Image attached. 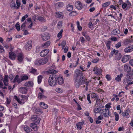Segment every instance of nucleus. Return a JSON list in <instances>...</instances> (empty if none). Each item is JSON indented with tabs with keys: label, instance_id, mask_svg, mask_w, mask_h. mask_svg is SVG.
I'll use <instances>...</instances> for the list:
<instances>
[{
	"label": "nucleus",
	"instance_id": "obj_1",
	"mask_svg": "<svg viewBox=\"0 0 133 133\" xmlns=\"http://www.w3.org/2000/svg\"><path fill=\"white\" fill-rule=\"evenodd\" d=\"M58 82L59 85L64 83L63 79L62 77L54 74L51 75L49 79L48 83L52 87L55 86Z\"/></svg>",
	"mask_w": 133,
	"mask_h": 133
},
{
	"label": "nucleus",
	"instance_id": "obj_2",
	"mask_svg": "<svg viewBox=\"0 0 133 133\" xmlns=\"http://www.w3.org/2000/svg\"><path fill=\"white\" fill-rule=\"evenodd\" d=\"M74 81L75 83V84L76 87L78 88L80 84H82V83H84L85 78L84 77L82 78L80 77L79 78H74Z\"/></svg>",
	"mask_w": 133,
	"mask_h": 133
},
{
	"label": "nucleus",
	"instance_id": "obj_3",
	"mask_svg": "<svg viewBox=\"0 0 133 133\" xmlns=\"http://www.w3.org/2000/svg\"><path fill=\"white\" fill-rule=\"evenodd\" d=\"M48 59L46 57L42 58H38L35 61L34 63L36 65H42L48 62Z\"/></svg>",
	"mask_w": 133,
	"mask_h": 133
},
{
	"label": "nucleus",
	"instance_id": "obj_4",
	"mask_svg": "<svg viewBox=\"0 0 133 133\" xmlns=\"http://www.w3.org/2000/svg\"><path fill=\"white\" fill-rule=\"evenodd\" d=\"M81 77L82 78H84L83 76V74L82 71L79 70H76L75 72L74 75V78H79Z\"/></svg>",
	"mask_w": 133,
	"mask_h": 133
},
{
	"label": "nucleus",
	"instance_id": "obj_5",
	"mask_svg": "<svg viewBox=\"0 0 133 133\" xmlns=\"http://www.w3.org/2000/svg\"><path fill=\"white\" fill-rule=\"evenodd\" d=\"M55 68V65H52L51 66V68H49L48 70L47 71V73L49 74L57 73L58 72V71L54 70Z\"/></svg>",
	"mask_w": 133,
	"mask_h": 133
},
{
	"label": "nucleus",
	"instance_id": "obj_6",
	"mask_svg": "<svg viewBox=\"0 0 133 133\" xmlns=\"http://www.w3.org/2000/svg\"><path fill=\"white\" fill-rule=\"evenodd\" d=\"M31 119L36 124H38L40 122L41 119L36 115H33L31 117Z\"/></svg>",
	"mask_w": 133,
	"mask_h": 133
},
{
	"label": "nucleus",
	"instance_id": "obj_7",
	"mask_svg": "<svg viewBox=\"0 0 133 133\" xmlns=\"http://www.w3.org/2000/svg\"><path fill=\"white\" fill-rule=\"evenodd\" d=\"M126 76L127 77L126 81H131L133 78V73L132 72L128 73L126 74Z\"/></svg>",
	"mask_w": 133,
	"mask_h": 133
},
{
	"label": "nucleus",
	"instance_id": "obj_8",
	"mask_svg": "<svg viewBox=\"0 0 133 133\" xmlns=\"http://www.w3.org/2000/svg\"><path fill=\"white\" fill-rule=\"evenodd\" d=\"M49 52V50L46 49L42 50L40 53V55L41 57H44Z\"/></svg>",
	"mask_w": 133,
	"mask_h": 133
},
{
	"label": "nucleus",
	"instance_id": "obj_9",
	"mask_svg": "<svg viewBox=\"0 0 133 133\" xmlns=\"http://www.w3.org/2000/svg\"><path fill=\"white\" fill-rule=\"evenodd\" d=\"M31 48V41H28L26 43L25 48L27 50H29Z\"/></svg>",
	"mask_w": 133,
	"mask_h": 133
},
{
	"label": "nucleus",
	"instance_id": "obj_10",
	"mask_svg": "<svg viewBox=\"0 0 133 133\" xmlns=\"http://www.w3.org/2000/svg\"><path fill=\"white\" fill-rule=\"evenodd\" d=\"M42 38L43 40L46 41L50 38L49 34L47 32L45 33L42 36Z\"/></svg>",
	"mask_w": 133,
	"mask_h": 133
},
{
	"label": "nucleus",
	"instance_id": "obj_11",
	"mask_svg": "<svg viewBox=\"0 0 133 133\" xmlns=\"http://www.w3.org/2000/svg\"><path fill=\"white\" fill-rule=\"evenodd\" d=\"M75 5L77 9L79 10H81L83 7L82 3L79 1H77L75 3Z\"/></svg>",
	"mask_w": 133,
	"mask_h": 133
},
{
	"label": "nucleus",
	"instance_id": "obj_12",
	"mask_svg": "<svg viewBox=\"0 0 133 133\" xmlns=\"http://www.w3.org/2000/svg\"><path fill=\"white\" fill-rule=\"evenodd\" d=\"M18 91L23 94H26L27 92V88L26 87H21L19 88Z\"/></svg>",
	"mask_w": 133,
	"mask_h": 133
},
{
	"label": "nucleus",
	"instance_id": "obj_13",
	"mask_svg": "<svg viewBox=\"0 0 133 133\" xmlns=\"http://www.w3.org/2000/svg\"><path fill=\"white\" fill-rule=\"evenodd\" d=\"M130 57L129 55H125L122 58V61L123 63L126 62L129 60Z\"/></svg>",
	"mask_w": 133,
	"mask_h": 133
},
{
	"label": "nucleus",
	"instance_id": "obj_14",
	"mask_svg": "<svg viewBox=\"0 0 133 133\" xmlns=\"http://www.w3.org/2000/svg\"><path fill=\"white\" fill-rule=\"evenodd\" d=\"M133 50V45L129 46L124 49V51L126 53L130 52Z\"/></svg>",
	"mask_w": 133,
	"mask_h": 133
},
{
	"label": "nucleus",
	"instance_id": "obj_15",
	"mask_svg": "<svg viewBox=\"0 0 133 133\" xmlns=\"http://www.w3.org/2000/svg\"><path fill=\"white\" fill-rule=\"evenodd\" d=\"M124 71L128 73H130L131 70V67L126 64L124 65Z\"/></svg>",
	"mask_w": 133,
	"mask_h": 133
},
{
	"label": "nucleus",
	"instance_id": "obj_16",
	"mask_svg": "<svg viewBox=\"0 0 133 133\" xmlns=\"http://www.w3.org/2000/svg\"><path fill=\"white\" fill-rule=\"evenodd\" d=\"M8 75H6L5 76L4 80L3 81V82L5 86H8V85L9 83L8 82Z\"/></svg>",
	"mask_w": 133,
	"mask_h": 133
},
{
	"label": "nucleus",
	"instance_id": "obj_17",
	"mask_svg": "<svg viewBox=\"0 0 133 133\" xmlns=\"http://www.w3.org/2000/svg\"><path fill=\"white\" fill-rule=\"evenodd\" d=\"M22 82V80L21 79V78L20 79L19 76L18 75H16L14 81L13 82L15 83V82H16L18 84Z\"/></svg>",
	"mask_w": 133,
	"mask_h": 133
},
{
	"label": "nucleus",
	"instance_id": "obj_18",
	"mask_svg": "<svg viewBox=\"0 0 133 133\" xmlns=\"http://www.w3.org/2000/svg\"><path fill=\"white\" fill-rule=\"evenodd\" d=\"M130 112V110L129 108L127 109L124 112H123L121 114L122 116L125 117L129 115Z\"/></svg>",
	"mask_w": 133,
	"mask_h": 133
},
{
	"label": "nucleus",
	"instance_id": "obj_19",
	"mask_svg": "<svg viewBox=\"0 0 133 133\" xmlns=\"http://www.w3.org/2000/svg\"><path fill=\"white\" fill-rule=\"evenodd\" d=\"M9 56L10 58L12 60H14L16 57V54L14 52H9Z\"/></svg>",
	"mask_w": 133,
	"mask_h": 133
},
{
	"label": "nucleus",
	"instance_id": "obj_20",
	"mask_svg": "<svg viewBox=\"0 0 133 133\" xmlns=\"http://www.w3.org/2000/svg\"><path fill=\"white\" fill-rule=\"evenodd\" d=\"M17 56L18 63H21L22 62L23 58L22 55L21 54H19Z\"/></svg>",
	"mask_w": 133,
	"mask_h": 133
},
{
	"label": "nucleus",
	"instance_id": "obj_21",
	"mask_svg": "<svg viewBox=\"0 0 133 133\" xmlns=\"http://www.w3.org/2000/svg\"><path fill=\"white\" fill-rule=\"evenodd\" d=\"M95 71V74H100L101 73L102 71L101 69L97 68H94L93 70Z\"/></svg>",
	"mask_w": 133,
	"mask_h": 133
},
{
	"label": "nucleus",
	"instance_id": "obj_22",
	"mask_svg": "<svg viewBox=\"0 0 133 133\" xmlns=\"http://www.w3.org/2000/svg\"><path fill=\"white\" fill-rule=\"evenodd\" d=\"M34 84L32 82L30 81L26 82L24 84L25 86L30 87H32L33 85Z\"/></svg>",
	"mask_w": 133,
	"mask_h": 133
},
{
	"label": "nucleus",
	"instance_id": "obj_23",
	"mask_svg": "<svg viewBox=\"0 0 133 133\" xmlns=\"http://www.w3.org/2000/svg\"><path fill=\"white\" fill-rule=\"evenodd\" d=\"M132 42V39H126L123 41V43L124 45H127Z\"/></svg>",
	"mask_w": 133,
	"mask_h": 133
},
{
	"label": "nucleus",
	"instance_id": "obj_24",
	"mask_svg": "<svg viewBox=\"0 0 133 133\" xmlns=\"http://www.w3.org/2000/svg\"><path fill=\"white\" fill-rule=\"evenodd\" d=\"M84 123L83 122H79L76 124V125L78 129L81 130L82 128V127L84 124Z\"/></svg>",
	"mask_w": 133,
	"mask_h": 133
},
{
	"label": "nucleus",
	"instance_id": "obj_25",
	"mask_svg": "<svg viewBox=\"0 0 133 133\" xmlns=\"http://www.w3.org/2000/svg\"><path fill=\"white\" fill-rule=\"evenodd\" d=\"M120 31L118 29H116L112 31L111 33L112 35H113L119 34L120 33Z\"/></svg>",
	"mask_w": 133,
	"mask_h": 133
},
{
	"label": "nucleus",
	"instance_id": "obj_26",
	"mask_svg": "<svg viewBox=\"0 0 133 133\" xmlns=\"http://www.w3.org/2000/svg\"><path fill=\"white\" fill-rule=\"evenodd\" d=\"M50 44V41H48L46 42L45 43L42 44V46L43 48H47L49 46Z\"/></svg>",
	"mask_w": 133,
	"mask_h": 133
},
{
	"label": "nucleus",
	"instance_id": "obj_27",
	"mask_svg": "<svg viewBox=\"0 0 133 133\" xmlns=\"http://www.w3.org/2000/svg\"><path fill=\"white\" fill-rule=\"evenodd\" d=\"M56 16L60 18H62L64 16L62 12H56Z\"/></svg>",
	"mask_w": 133,
	"mask_h": 133
},
{
	"label": "nucleus",
	"instance_id": "obj_28",
	"mask_svg": "<svg viewBox=\"0 0 133 133\" xmlns=\"http://www.w3.org/2000/svg\"><path fill=\"white\" fill-rule=\"evenodd\" d=\"M24 129L25 132L27 133L30 132L32 130L26 125L24 126Z\"/></svg>",
	"mask_w": 133,
	"mask_h": 133
},
{
	"label": "nucleus",
	"instance_id": "obj_29",
	"mask_svg": "<svg viewBox=\"0 0 133 133\" xmlns=\"http://www.w3.org/2000/svg\"><path fill=\"white\" fill-rule=\"evenodd\" d=\"M30 126L35 131L37 130L38 128L36 124L35 123H31L30 124Z\"/></svg>",
	"mask_w": 133,
	"mask_h": 133
},
{
	"label": "nucleus",
	"instance_id": "obj_30",
	"mask_svg": "<svg viewBox=\"0 0 133 133\" xmlns=\"http://www.w3.org/2000/svg\"><path fill=\"white\" fill-rule=\"evenodd\" d=\"M123 74H120L119 75H118L115 78V80L118 82H120L121 80V78Z\"/></svg>",
	"mask_w": 133,
	"mask_h": 133
},
{
	"label": "nucleus",
	"instance_id": "obj_31",
	"mask_svg": "<svg viewBox=\"0 0 133 133\" xmlns=\"http://www.w3.org/2000/svg\"><path fill=\"white\" fill-rule=\"evenodd\" d=\"M66 9L68 11H72L73 9V6L69 4L66 6Z\"/></svg>",
	"mask_w": 133,
	"mask_h": 133
},
{
	"label": "nucleus",
	"instance_id": "obj_32",
	"mask_svg": "<svg viewBox=\"0 0 133 133\" xmlns=\"http://www.w3.org/2000/svg\"><path fill=\"white\" fill-rule=\"evenodd\" d=\"M40 105L41 107L44 109H47L48 107V105L44 102H41Z\"/></svg>",
	"mask_w": 133,
	"mask_h": 133
},
{
	"label": "nucleus",
	"instance_id": "obj_33",
	"mask_svg": "<svg viewBox=\"0 0 133 133\" xmlns=\"http://www.w3.org/2000/svg\"><path fill=\"white\" fill-rule=\"evenodd\" d=\"M102 110L101 107H99L97 108H95L94 110V111L95 113H99L101 110Z\"/></svg>",
	"mask_w": 133,
	"mask_h": 133
},
{
	"label": "nucleus",
	"instance_id": "obj_34",
	"mask_svg": "<svg viewBox=\"0 0 133 133\" xmlns=\"http://www.w3.org/2000/svg\"><path fill=\"white\" fill-rule=\"evenodd\" d=\"M37 19L42 22H45V20L44 17L41 16L37 17Z\"/></svg>",
	"mask_w": 133,
	"mask_h": 133
},
{
	"label": "nucleus",
	"instance_id": "obj_35",
	"mask_svg": "<svg viewBox=\"0 0 133 133\" xmlns=\"http://www.w3.org/2000/svg\"><path fill=\"white\" fill-rule=\"evenodd\" d=\"M38 97L40 99H43L46 98L45 96L43 95L42 93L40 92L39 93Z\"/></svg>",
	"mask_w": 133,
	"mask_h": 133
},
{
	"label": "nucleus",
	"instance_id": "obj_36",
	"mask_svg": "<svg viewBox=\"0 0 133 133\" xmlns=\"http://www.w3.org/2000/svg\"><path fill=\"white\" fill-rule=\"evenodd\" d=\"M110 3L111 2L110 1H108L102 4V7L103 8H104L110 4Z\"/></svg>",
	"mask_w": 133,
	"mask_h": 133
},
{
	"label": "nucleus",
	"instance_id": "obj_37",
	"mask_svg": "<svg viewBox=\"0 0 133 133\" xmlns=\"http://www.w3.org/2000/svg\"><path fill=\"white\" fill-rule=\"evenodd\" d=\"M29 78V77L26 75H24L23 76H22L21 77V79L22 81H23L26 80L28 79Z\"/></svg>",
	"mask_w": 133,
	"mask_h": 133
},
{
	"label": "nucleus",
	"instance_id": "obj_38",
	"mask_svg": "<svg viewBox=\"0 0 133 133\" xmlns=\"http://www.w3.org/2000/svg\"><path fill=\"white\" fill-rule=\"evenodd\" d=\"M27 24L28 23L26 22V21H25V22L21 26V29L22 30V29H23L22 30L24 31V28L25 27V25L26 24Z\"/></svg>",
	"mask_w": 133,
	"mask_h": 133
},
{
	"label": "nucleus",
	"instance_id": "obj_39",
	"mask_svg": "<svg viewBox=\"0 0 133 133\" xmlns=\"http://www.w3.org/2000/svg\"><path fill=\"white\" fill-rule=\"evenodd\" d=\"M14 99L16 100L19 103V104H21L22 103V99L21 101L20 100V99L19 98H18L17 96H14Z\"/></svg>",
	"mask_w": 133,
	"mask_h": 133
},
{
	"label": "nucleus",
	"instance_id": "obj_40",
	"mask_svg": "<svg viewBox=\"0 0 133 133\" xmlns=\"http://www.w3.org/2000/svg\"><path fill=\"white\" fill-rule=\"evenodd\" d=\"M34 112H35L37 114H39V112L42 113L41 110L39 109L35 108L34 109Z\"/></svg>",
	"mask_w": 133,
	"mask_h": 133
},
{
	"label": "nucleus",
	"instance_id": "obj_41",
	"mask_svg": "<svg viewBox=\"0 0 133 133\" xmlns=\"http://www.w3.org/2000/svg\"><path fill=\"white\" fill-rule=\"evenodd\" d=\"M77 27L78 28V30L79 31L81 30L82 29V28L79 25V21H77Z\"/></svg>",
	"mask_w": 133,
	"mask_h": 133
},
{
	"label": "nucleus",
	"instance_id": "obj_42",
	"mask_svg": "<svg viewBox=\"0 0 133 133\" xmlns=\"http://www.w3.org/2000/svg\"><path fill=\"white\" fill-rule=\"evenodd\" d=\"M111 42L110 41H108L106 43V46L108 49H110V45Z\"/></svg>",
	"mask_w": 133,
	"mask_h": 133
},
{
	"label": "nucleus",
	"instance_id": "obj_43",
	"mask_svg": "<svg viewBox=\"0 0 133 133\" xmlns=\"http://www.w3.org/2000/svg\"><path fill=\"white\" fill-rule=\"evenodd\" d=\"M28 17V15L27 14L25 15L24 16H23L22 17L21 21L23 22L26 19V18Z\"/></svg>",
	"mask_w": 133,
	"mask_h": 133
},
{
	"label": "nucleus",
	"instance_id": "obj_44",
	"mask_svg": "<svg viewBox=\"0 0 133 133\" xmlns=\"http://www.w3.org/2000/svg\"><path fill=\"white\" fill-rule=\"evenodd\" d=\"M42 77V76L39 75L38 77V82L39 84L41 82Z\"/></svg>",
	"mask_w": 133,
	"mask_h": 133
},
{
	"label": "nucleus",
	"instance_id": "obj_45",
	"mask_svg": "<svg viewBox=\"0 0 133 133\" xmlns=\"http://www.w3.org/2000/svg\"><path fill=\"white\" fill-rule=\"evenodd\" d=\"M118 51L117 50H115V49H114L113 51H111V54L112 55L114 54H115V55L117 53H118Z\"/></svg>",
	"mask_w": 133,
	"mask_h": 133
},
{
	"label": "nucleus",
	"instance_id": "obj_46",
	"mask_svg": "<svg viewBox=\"0 0 133 133\" xmlns=\"http://www.w3.org/2000/svg\"><path fill=\"white\" fill-rule=\"evenodd\" d=\"M16 3L17 5V6H16V9H18L20 7L21 5V3L19 2V1L18 0H16Z\"/></svg>",
	"mask_w": 133,
	"mask_h": 133
},
{
	"label": "nucleus",
	"instance_id": "obj_47",
	"mask_svg": "<svg viewBox=\"0 0 133 133\" xmlns=\"http://www.w3.org/2000/svg\"><path fill=\"white\" fill-rule=\"evenodd\" d=\"M127 6V4L126 3H124L122 5V8L124 10H126L127 9H126V8Z\"/></svg>",
	"mask_w": 133,
	"mask_h": 133
},
{
	"label": "nucleus",
	"instance_id": "obj_48",
	"mask_svg": "<svg viewBox=\"0 0 133 133\" xmlns=\"http://www.w3.org/2000/svg\"><path fill=\"white\" fill-rule=\"evenodd\" d=\"M4 50L2 46L0 45V53H4Z\"/></svg>",
	"mask_w": 133,
	"mask_h": 133
},
{
	"label": "nucleus",
	"instance_id": "obj_49",
	"mask_svg": "<svg viewBox=\"0 0 133 133\" xmlns=\"http://www.w3.org/2000/svg\"><path fill=\"white\" fill-rule=\"evenodd\" d=\"M15 27L17 30L19 31L20 30V26L19 24L18 23H17L15 25Z\"/></svg>",
	"mask_w": 133,
	"mask_h": 133
},
{
	"label": "nucleus",
	"instance_id": "obj_50",
	"mask_svg": "<svg viewBox=\"0 0 133 133\" xmlns=\"http://www.w3.org/2000/svg\"><path fill=\"white\" fill-rule=\"evenodd\" d=\"M58 111V110L56 108H54L52 110V112L53 114H57Z\"/></svg>",
	"mask_w": 133,
	"mask_h": 133
},
{
	"label": "nucleus",
	"instance_id": "obj_51",
	"mask_svg": "<svg viewBox=\"0 0 133 133\" xmlns=\"http://www.w3.org/2000/svg\"><path fill=\"white\" fill-rule=\"evenodd\" d=\"M63 31L62 29L57 34V37H58L61 38L62 35V34Z\"/></svg>",
	"mask_w": 133,
	"mask_h": 133
},
{
	"label": "nucleus",
	"instance_id": "obj_52",
	"mask_svg": "<svg viewBox=\"0 0 133 133\" xmlns=\"http://www.w3.org/2000/svg\"><path fill=\"white\" fill-rule=\"evenodd\" d=\"M102 111H103V112H107V111H108V114H107L108 115H109V116L110 115V113L109 112V109H104L102 110Z\"/></svg>",
	"mask_w": 133,
	"mask_h": 133
},
{
	"label": "nucleus",
	"instance_id": "obj_53",
	"mask_svg": "<svg viewBox=\"0 0 133 133\" xmlns=\"http://www.w3.org/2000/svg\"><path fill=\"white\" fill-rule=\"evenodd\" d=\"M11 8L12 9H14L15 8H16V6L15 3L13 2L12 4L10 6Z\"/></svg>",
	"mask_w": 133,
	"mask_h": 133
},
{
	"label": "nucleus",
	"instance_id": "obj_54",
	"mask_svg": "<svg viewBox=\"0 0 133 133\" xmlns=\"http://www.w3.org/2000/svg\"><path fill=\"white\" fill-rule=\"evenodd\" d=\"M56 91L59 93H61L62 92V90L61 89L57 88L56 89Z\"/></svg>",
	"mask_w": 133,
	"mask_h": 133
},
{
	"label": "nucleus",
	"instance_id": "obj_55",
	"mask_svg": "<svg viewBox=\"0 0 133 133\" xmlns=\"http://www.w3.org/2000/svg\"><path fill=\"white\" fill-rule=\"evenodd\" d=\"M121 42H119L116 45V47L117 48H118L119 47H120L121 46Z\"/></svg>",
	"mask_w": 133,
	"mask_h": 133
},
{
	"label": "nucleus",
	"instance_id": "obj_56",
	"mask_svg": "<svg viewBox=\"0 0 133 133\" xmlns=\"http://www.w3.org/2000/svg\"><path fill=\"white\" fill-rule=\"evenodd\" d=\"M76 14V12L73 11L70 13V15L71 16H75Z\"/></svg>",
	"mask_w": 133,
	"mask_h": 133
},
{
	"label": "nucleus",
	"instance_id": "obj_57",
	"mask_svg": "<svg viewBox=\"0 0 133 133\" xmlns=\"http://www.w3.org/2000/svg\"><path fill=\"white\" fill-rule=\"evenodd\" d=\"M58 6L59 7H62L64 5L63 2H59L58 3Z\"/></svg>",
	"mask_w": 133,
	"mask_h": 133
},
{
	"label": "nucleus",
	"instance_id": "obj_58",
	"mask_svg": "<svg viewBox=\"0 0 133 133\" xmlns=\"http://www.w3.org/2000/svg\"><path fill=\"white\" fill-rule=\"evenodd\" d=\"M80 41L81 42L83 43H84L85 41V39L84 37H81L80 38Z\"/></svg>",
	"mask_w": 133,
	"mask_h": 133
},
{
	"label": "nucleus",
	"instance_id": "obj_59",
	"mask_svg": "<svg viewBox=\"0 0 133 133\" xmlns=\"http://www.w3.org/2000/svg\"><path fill=\"white\" fill-rule=\"evenodd\" d=\"M127 82V84L126 86L127 87H128L130 85L133 84V81L131 82L130 81H126Z\"/></svg>",
	"mask_w": 133,
	"mask_h": 133
},
{
	"label": "nucleus",
	"instance_id": "obj_60",
	"mask_svg": "<svg viewBox=\"0 0 133 133\" xmlns=\"http://www.w3.org/2000/svg\"><path fill=\"white\" fill-rule=\"evenodd\" d=\"M97 95V94L93 92L91 95V97L92 98H94Z\"/></svg>",
	"mask_w": 133,
	"mask_h": 133
},
{
	"label": "nucleus",
	"instance_id": "obj_61",
	"mask_svg": "<svg viewBox=\"0 0 133 133\" xmlns=\"http://www.w3.org/2000/svg\"><path fill=\"white\" fill-rule=\"evenodd\" d=\"M105 77L108 81H110L111 79V76L109 75H106Z\"/></svg>",
	"mask_w": 133,
	"mask_h": 133
},
{
	"label": "nucleus",
	"instance_id": "obj_62",
	"mask_svg": "<svg viewBox=\"0 0 133 133\" xmlns=\"http://www.w3.org/2000/svg\"><path fill=\"white\" fill-rule=\"evenodd\" d=\"M87 99L89 103L90 104L91 103V101L90 100V95L89 94H88L87 95Z\"/></svg>",
	"mask_w": 133,
	"mask_h": 133
},
{
	"label": "nucleus",
	"instance_id": "obj_63",
	"mask_svg": "<svg viewBox=\"0 0 133 133\" xmlns=\"http://www.w3.org/2000/svg\"><path fill=\"white\" fill-rule=\"evenodd\" d=\"M11 100L10 99L8 98L7 97L6 98V103L8 104H9L10 103Z\"/></svg>",
	"mask_w": 133,
	"mask_h": 133
},
{
	"label": "nucleus",
	"instance_id": "obj_64",
	"mask_svg": "<svg viewBox=\"0 0 133 133\" xmlns=\"http://www.w3.org/2000/svg\"><path fill=\"white\" fill-rule=\"evenodd\" d=\"M85 37L88 41H90V38L88 34Z\"/></svg>",
	"mask_w": 133,
	"mask_h": 133
}]
</instances>
